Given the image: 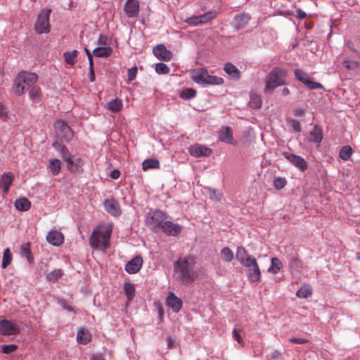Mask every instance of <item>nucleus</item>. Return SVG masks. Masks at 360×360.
Returning <instances> with one entry per match:
<instances>
[{"instance_id":"39","label":"nucleus","mask_w":360,"mask_h":360,"mask_svg":"<svg viewBox=\"0 0 360 360\" xmlns=\"http://www.w3.org/2000/svg\"><path fill=\"white\" fill-rule=\"evenodd\" d=\"M58 150L60 153V155L65 162L67 163L70 161L71 155L68 148L65 145H58Z\"/></svg>"},{"instance_id":"1","label":"nucleus","mask_w":360,"mask_h":360,"mask_svg":"<svg viewBox=\"0 0 360 360\" xmlns=\"http://www.w3.org/2000/svg\"><path fill=\"white\" fill-rule=\"evenodd\" d=\"M194 259L191 257L179 258L174 265L176 279L185 285H189L194 281Z\"/></svg>"},{"instance_id":"62","label":"nucleus","mask_w":360,"mask_h":360,"mask_svg":"<svg viewBox=\"0 0 360 360\" xmlns=\"http://www.w3.org/2000/svg\"><path fill=\"white\" fill-rule=\"evenodd\" d=\"M120 176V172L119 169H114L110 173V177L113 179H117Z\"/></svg>"},{"instance_id":"24","label":"nucleus","mask_w":360,"mask_h":360,"mask_svg":"<svg viewBox=\"0 0 360 360\" xmlns=\"http://www.w3.org/2000/svg\"><path fill=\"white\" fill-rule=\"evenodd\" d=\"M250 17L248 14L241 13L235 16L233 20L234 27L237 30L245 27L250 22Z\"/></svg>"},{"instance_id":"27","label":"nucleus","mask_w":360,"mask_h":360,"mask_svg":"<svg viewBox=\"0 0 360 360\" xmlns=\"http://www.w3.org/2000/svg\"><path fill=\"white\" fill-rule=\"evenodd\" d=\"M91 335L90 333L85 328H80L77 335L78 342L86 345L91 341Z\"/></svg>"},{"instance_id":"26","label":"nucleus","mask_w":360,"mask_h":360,"mask_svg":"<svg viewBox=\"0 0 360 360\" xmlns=\"http://www.w3.org/2000/svg\"><path fill=\"white\" fill-rule=\"evenodd\" d=\"M322 139H323L322 129L316 125L314 126L313 130L311 131L309 133V141H313V142L317 143L318 145H319L320 143L321 142Z\"/></svg>"},{"instance_id":"44","label":"nucleus","mask_w":360,"mask_h":360,"mask_svg":"<svg viewBox=\"0 0 360 360\" xmlns=\"http://www.w3.org/2000/svg\"><path fill=\"white\" fill-rule=\"evenodd\" d=\"M63 275L60 269H55L46 275V279L50 282H55Z\"/></svg>"},{"instance_id":"33","label":"nucleus","mask_w":360,"mask_h":360,"mask_svg":"<svg viewBox=\"0 0 360 360\" xmlns=\"http://www.w3.org/2000/svg\"><path fill=\"white\" fill-rule=\"evenodd\" d=\"M143 171H147L150 169H159L160 162L157 159H147L142 163Z\"/></svg>"},{"instance_id":"51","label":"nucleus","mask_w":360,"mask_h":360,"mask_svg":"<svg viewBox=\"0 0 360 360\" xmlns=\"http://www.w3.org/2000/svg\"><path fill=\"white\" fill-rule=\"evenodd\" d=\"M304 85L309 89H318L323 88L321 84L312 81L310 78L307 81H306Z\"/></svg>"},{"instance_id":"25","label":"nucleus","mask_w":360,"mask_h":360,"mask_svg":"<svg viewBox=\"0 0 360 360\" xmlns=\"http://www.w3.org/2000/svg\"><path fill=\"white\" fill-rule=\"evenodd\" d=\"M224 70L231 77L238 79L240 77V72L236 66L231 63H226L224 65Z\"/></svg>"},{"instance_id":"22","label":"nucleus","mask_w":360,"mask_h":360,"mask_svg":"<svg viewBox=\"0 0 360 360\" xmlns=\"http://www.w3.org/2000/svg\"><path fill=\"white\" fill-rule=\"evenodd\" d=\"M167 304L174 312H178L181 309L183 303L180 298L170 292L167 298Z\"/></svg>"},{"instance_id":"53","label":"nucleus","mask_w":360,"mask_h":360,"mask_svg":"<svg viewBox=\"0 0 360 360\" xmlns=\"http://www.w3.org/2000/svg\"><path fill=\"white\" fill-rule=\"evenodd\" d=\"M274 185L277 190L282 189L286 185V180L282 177H277L274 179Z\"/></svg>"},{"instance_id":"32","label":"nucleus","mask_w":360,"mask_h":360,"mask_svg":"<svg viewBox=\"0 0 360 360\" xmlns=\"http://www.w3.org/2000/svg\"><path fill=\"white\" fill-rule=\"evenodd\" d=\"M48 167L53 175H58L61 169V162L58 159H51L49 162Z\"/></svg>"},{"instance_id":"34","label":"nucleus","mask_w":360,"mask_h":360,"mask_svg":"<svg viewBox=\"0 0 360 360\" xmlns=\"http://www.w3.org/2000/svg\"><path fill=\"white\" fill-rule=\"evenodd\" d=\"M283 267L281 261L276 257L271 259V266L268 269V272L272 274H276Z\"/></svg>"},{"instance_id":"58","label":"nucleus","mask_w":360,"mask_h":360,"mask_svg":"<svg viewBox=\"0 0 360 360\" xmlns=\"http://www.w3.org/2000/svg\"><path fill=\"white\" fill-rule=\"evenodd\" d=\"M233 337L236 341H237L239 344L242 345L243 343V338L240 334V330L234 328L233 330Z\"/></svg>"},{"instance_id":"6","label":"nucleus","mask_w":360,"mask_h":360,"mask_svg":"<svg viewBox=\"0 0 360 360\" xmlns=\"http://www.w3.org/2000/svg\"><path fill=\"white\" fill-rule=\"evenodd\" d=\"M51 13V10L50 8H44L39 12L34 25V30L38 34L49 32V16Z\"/></svg>"},{"instance_id":"20","label":"nucleus","mask_w":360,"mask_h":360,"mask_svg":"<svg viewBox=\"0 0 360 360\" xmlns=\"http://www.w3.org/2000/svg\"><path fill=\"white\" fill-rule=\"evenodd\" d=\"M288 248L295 252V254L288 258L290 268L292 270L300 271L303 268L302 261L292 247L289 246Z\"/></svg>"},{"instance_id":"45","label":"nucleus","mask_w":360,"mask_h":360,"mask_svg":"<svg viewBox=\"0 0 360 360\" xmlns=\"http://www.w3.org/2000/svg\"><path fill=\"white\" fill-rule=\"evenodd\" d=\"M201 24L209 22L217 17V14L214 11H209L205 14L199 15Z\"/></svg>"},{"instance_id":"59","label":"nucleus","mask_w":360,"mask_h":360,"mask_svg":"<svg viewBox=\"0 0 360 360\" xmlns=\"http://www.w3.org/2000/svg\"><path fill=\"white\" fill-rule=\"evenodd\" d=\"M290 125L294 131L300 132L301 131V125L299 121L296 120H290Z\"/></svg>"},{"instance_id":"12","label":"nucleus","mask_w":360,"mask_h":360,"mask_svg":"<svg viewBox=\"0 0 360 360\" xmlns=\"http://www.w3.org/2000/svg\"><path fill=\"white\" fill-rule=\"evenodd\" d=\"M190 154L196 158L207 157L212 153V150L203 145L195 144L189 148Z\"/></svg>"},{"instance_id":"31","label":"nucleus","mask_w":360,"mask_h":360,"mask_svg":"<svg viewBox=\"0 0 360 360\" xmlns=\"http://www.w3.org/2000/svg\"><path fill=\"white\" fill-rule=\"evenodd\" d=\"M15 207L20 211L25 212L30 209L31 202L26 198H20L15 200Z\"/></svg>"},{"instance_id":"3","label":"nucleus","mask_w":360,"mask_h":360,"mask_svg":"<svg viewBox=\"0 0 360 360\" xmlns=\"http://www.w3.org/2000/svg\"><path fill=\"white\" fill-rule=\"evenodd\" d=\"M287 70L280 67L274 68L265 78V93H270L278 86L287 84Z\"/></svg>"},{"instance_id":"7","label":"nucleus","mask_w":360,"mask_h":360,"mask_svg":"<svg viewBox=\"0 0 360 360\" xmlns=\"http://www.w3.org/2000/svg\"><path fill=\"white\" fill-rule=\"evenodd\" d=\"M54 128L57 138L61 141L68 142L73 137L71 128L61 120H58L54 123Z\"/></svg>"},{"instance_id":"2","label":"nucleus","mask_w":360,"mask_h":360,"mask_svg":"<svg viewBox=\"0 0 360 360\" xmlns=\"http://www.w3.org/2000/svg\"><path fill=\"white\" fill-rule=\"evenodd\" d=\"M112 230V224H100L94 230L89 238L91 248L106 250L110 247V238Z\"/></svg>"},{"instance_id":"64","label":"nucleus","mask_w":360,"mask_h":360,"mask_svg":"<svg viewBox=\"0 0 360 360\" xmlns=\"http://www.w3.org/2000/svg\"><path fill=\"white\" fill-rule=\"evenodd\" d=\"M296 12H297V16L300 19H304L307 16L306 13L301 9L297 10Z\"/></svg>"},{"instance_id":"43","label":"nucleus","mask_w":360,"mask_h":360,"mask_svg":"<svg viewBox=\"0 0 360 360\" xmlns=\"http://www.w3.org/2000/svg\"><path fill=\"white\" fill-rule=\"evenodd\" d=\"M294 74L296 79L304 84L310 78L306 72L300 69L295 70Z\"/></svg>"},{"instance_id":"55","label":"nucleus","mask_w":360,"mask_h":360,"mask_svg":"<svg viewBox=\"0 0 360 360\" xmlns=\"http://www.w3.org/2000/svg\"><path fill=\"white\" fill-rule=\"evenodd\" d=\"M257 263L256 258L252 257L251 255L247 257L244 261H242L240 262L241 264H243L246 268L250 267V266H252V264H255Z\"/></svg>"},{"instance_id":"14","label":"nucleus","mask_w":360,"mask_h":360,"mask_svg":"<svg viewBox=\"0 0 360 360\" xmlns=\"http://www.w3.org/2000/svg\"><path fill=\"white\" fill-rule=\"evenodd\" d=\"M124 8L129 18H136L139 12V2L138 0H127Z\"/></svg>"},{"instance_id":"19","label":"nucleus","mask_w":360,"mask_h":360,"mask_svg":"<svg viewBox=\"0 0 360 360\" xmlns=\"http://www.w3.org/2000/svg\"><path fill=\"white\" fill-rule=\"evenodd\" d=\"M84 162L81 158H77L75 160L71 158L70 161L67 163V167L72 174H82L84 172Z\"/></svg>"},{"instance_id":"16","label":"nucleus","mask_w":360,"mask_h":360,"mask_svg":"<svg viewBox=\"0 0 360 360\" xmlns=\"http://www.w3.org/2000/svg\"><path fill=\"white\" fill-rule=\"evenodd\" d=\"M46 240L54 246H60L64 242V236L60 231L51 230L46 236Z\"/></svg>"},{"instance_id":"54","label":"nucleus","mask_w":360,"mask_h":360,"mask_svg":"<svg viewBox=\"0 0 360 360\" xmlns=\"http://www.w3.org/2000/svg\"><path fill=\"white\" fill-rule=\"evenodd\" d=\"M185 22L191 25L197 26L199 25H202L200 22V19L199 15L193 16L187 18Z\"/></svg>"},{"instance_id":"41","label":"nucleus","mask_w":360,"mask_h":360,"mask_svg":"<svg viewBox=\"0 0 360 360\" xmlns=\"http://www.w3.org/2000/svg\"><path fill=\"white\" fill-rule=\"evenodd\" d=\"M250 256L248 251L243 247H238L236 251V259L240 263L242 261H244L247 257Z\"/></svg>"},{"instance_id":"47","label":"nucleus","mask_w":360,"mask_h":360,"mask_svg":"<svg viewBox=\"0 0 360 360\" xmlns=\"http://www.w3.org/2000/svg\"><path fill=\"white\" fill-rule=\"evenodd\" d=\"M344 67L348 70H354L360 66V63L354 60H345L342 62Z\"/></svg>"},{"instance_id":"57","label":"nucleus","mask_w":360,"mask_h":360,"mask_svg":"<svg viewBox=\"0 0 360 360\" xmlns=\"http://www.w3.org/2000/svg\"><path fill=\"white\" fill-rule=\"evenodd\" d=\"M137 73V68H129L127 70V77L129 81H133Z\"/></svg>"},{"instance_id":"8","label":"nucleus","mask_w":360,"mask_h":360,"mask_svg":"<svg viewBox=\"0 0 360 360\" xmlns=\"http://www.w3.org/2000/svg\"><path fill=\"white\" fill-rule=\"evenodd\" d=\"M166 219L167 216H165L164 212L160 210H155L147 214L146 222L148 226L155 230L157 228H160Z\"/></svg>"},{"instance_id":"29","label":"nucleus","mask_w":360,"mask_h":360,"mask_svg":"<svg viewBox=\"0 0 360 360\" xmlns=\"http://www.w3.org/2000/svg\"><path fill=\"white\" fill-rule=\"evenodd\" d=\"M77 56L78 51L77 50L66 51L63 53V57L65 58V63L70 66H73L77 63Z\"/></svg>"},{"instance_id":"60","label":"nucleus","mask_w":360,"mask_h":360,"mask_svg":"<svg viewBox=\"0 0 360 360\" xmlns=\"http://www.w3.org/2000/svg\"><path fill=\"white\" fill-rule=\"evenodd\" d=\"M289 342L295 344H304L307 342L308 340L304 338H292L289 339Z\"/></svg>"},{"instance_id":"28","label":"nucleus","mask_w":360,"mask_h":360,"mask_svg":"<svg viewBox=\"0 0 360 360\" xmlns=\"http://www.w3.org/2000/svg\"><path fill=\"white\" fill-rule=\"evenodd\" d=\"M112 52V49L110 46H100V47L96 48L93 51V54L96 57L105 58V57L110 56L111 55Z\"/></svg>"},{"instance_id":"40","label":"nucleus","mask_w":360,"mask_h":360,"mask_svg":"<svg viewBox=\"0 0 360 360\" xmlns=\"http://www.w3.org/2000/svg\"><path fill=\"white\" fill-rule=\"evenodd\" d=\"M352 154V149L350 146H346L342 147L340 150V158L343 160H347L349 159Z\"/></svg>"},{"instance_id":"18","label":"nucleus","mask_w":360,"mask_h":360,"mask_svg":"<svg viewBox=\"0 0 360 360\" xmlns=\"http://www.w3.org/2000/svg\"><path fill=\"white\" fill-rule=\"evenodd\" d=\"M163 232L167 235L176 236L181 231V228L179 225L173 224L169 221H164L160 227Z\"/></svg>"},{"instance_id":"9","label":"nucleus","mask_w":360,"mask_h":360,"mask_svg":"<svg viewBox=\"0 0 360 360\" xmlns=\"http://www.w3.org/2000/svg\"><path fill=\"white\" fill-rule=\"evenodd\" d=\"M20 332L18 325L8 319H2L0 321V334L3 335H16Z\"/></svg>"},{"instance_id":"48","label":"nucleus","mask_w":360,"mask_h":360,"mask_svg":"<svg viewBox=\"0 0 360 360\" xmlns=\"http://www.w3.org/2000/svg\"><path fill=\"white\" fill-rule=\"evenodd\" d=\"M155 71L158 74L166 75L170 71L169 68L165 63H159L155 65Z\"/></svg>"},{"instance_id":"17","label":"nucleus","mask_w":360,"mask_h":360,"mask_svg":"<svg viewBox=\"0 0 360 360\" xmlns=\"http://www.w3.org/2000/svg\"><path fill=\"white\" fill-rule=\"evenodd\" d=\"M15 176L11 172L4 173L0 179V188L3 189L4 195H6L9 191V187L12 184Z\"/></svg>"},{"instance_id":"49","label":"nucleus","mask_w":360,"mask_h":360,"mask_svg":"<svg viewBox=\"0 0 360 360\" xmlns=\"http://www.w3.org/2000/svg\"><path fill=\"white\" fill-rule=\"evenodd\" d=\"M18 349L16 345H0L1 352L4 354H11L15 352Z\"/></svg>"},{"instance_id":"21","label":"nucleus","mask_w":360,"mask_h":360,"mask_svg":"<svg viewBox=\"0 0 360 360\" xmlns=\"http://www.w3.org/2000/svg\"><path fill=\"white\" fill-rule=\"evenodd\" d=\"M248 278L250 282H259L261 278V272L257 263L247 268Z\"/></svg>"},{"instance_id":"46","label":"nucleus","mask_w":360,"mask_h":360,"mask_svg":"<svg viewBox=\"0 0 360 360\" xmlns=\"http://www.w3.org/2000/svg\"><path fill=\"white\" fill-rule=\"evenodd\" d=\"M249 105L252 108H259L262 106V100L258 95H252Z\"/></svg>"},{"instance_id":"4","label":"nucleus","mask_w":360,"mask_h":360,"mask_svg":"<svg viewBox=\"0 0 360 360\" xmlns=\"http://www.w3.org/2000/svg\"><path fill=\"white\" fill-rule=\"evenodd\" d=\"M191 79L197 84L202 85H221L224 80L220 77L210 75L207 70L202 68L191 72Z\"/></svg>"},{"instance_id":"13","label":"nucleus","mask_w":360,"mask_h":360,"mask_svg":"<svg viewBox=\"0 0 360 360\" xmlns=\"http://www.w3.org/2000/svg\"><path fill=\"white\" fill-rule=\"evenodd\" d=\"M153 53L159 59L165 61H169L172 60L173 57L172 52L167 49L165 46L163 44H159L155 46L153 49Z\"/></svg>"},{"instance_id":"56","label":"nucleus","mask_w":360,"mask_h":360,"mask_svg":"<svg viewBox=\"0 0 360 360\" xmlns=\"http://www.w3.org/2000/svg\"><path fill=\"white\" fill-rule=\"evenodd\" d=\"M210 198L214 201H219L222 198V193L219 191H211L210 193Z\"/></svg>"},{"instance_id":"36","label":"nucleus","mask_w":360,"mask_h":360,"mask_svg":"<svg viewBox=\"0 0 360 360\" xmlns=\"http://www.w3.org/2000/svg\"><path fill=\"white\" fill-rule=\"evenodd\" d=\"M220 257L221 259L225 262H231L233 259V252L228 247H225L221 250Z\"/></svg>"},{"instance_id":"38","label":"nucleus","mask_w":360,"mask_h":360,"mask_svg":"<svg viewBox=\"0 0 360 360\" xmlns=\"http://www.w3.org/2000/svg\"><path fill=\"white\" fill-rule=\"evenodd\" d=\"M11 261L12 255L11 253L9 248H6L4 251L1 267L3 269H6L11 264Z\"/></svg>"},{"instance_id":"63","label":"nucleus","mask_w":360,"mask_h":360,"mask_svg":"<svg viewBox=\"0 0 360 360\" xmlns=\"http://www.w3.org/2000/svg\"><path fill=\"white\" fill-rule=\"evenodd\" d=\"M108 41V38L106 36L101 34L98 39V44L101 45H106Z\"/></svg>"},{"instance_id":"50","label":"nucleus","mask_w":360,"mask_h":360,"mask_svg":"<svg viewBox=\"0 0 360 360\" xmlns=\"http://www.w3.org/2000/svg\"><path fill=\"white\" fill-rule=\"evenodd\" d=\"M196 94V91L193 89H186L184 90L181 94V98L184 99H190L194 97Z\"/></svg>"},{"instance_id":"35","label":"nucleus","mask_w":360,"mask_h":360,"mask_svg":"<svg viewBox=\"0 0 360 360\" xmlns=\"http://www.w3.org/2000/svg\"><path fill=\"white\" fill-rule=\"evenodd\" d=\"M123 104L120 99H115L107 103V108L113 112H117L122 108Z\"/></svg>"},{"instance_id":"61","label":"nucleus","mask_w":360,"mask_h":360,"mask_svg":"<svg viewBox=\"0 0 360 360\" xmlns=\"http://www.w3.org/2000/svg\"><path fill=\"white\" fill-rule=\"evenodd\" d=\"M8 112L6 108L3 105L0 104V118L5 120L7 117Z\"/></svg>"},{"instance_id":"23","label":"nucleus","mask_w":360,"mask_h":360,"mask_svg":"<svg viewBox=\"0 0 360 360\" xmlns=\"http://www.w3.org/2000/svg\"><path fill=\"white\" fill-rule=\"evenodd\" d=\"M219 139L224 143L233 144L231 128L230 127H222L219 132Z\"/></svg>"},{"instance_id":"52","label":"nucleus","mask_w":360,"mask_h":360,"mask_svg":"<svg viewBox=\"0 0 360 360\" xmlns=\"http://www.w3.org/2000/svg\"><path fill=\"white\" fill-rule=\"evenodd\" d=\"M41 94V89L39 87L36 86H32L30 91V97L32 99H37L39 98Z\"/></svg>"},{"instance_id":"11","label":"nucleus","mask_w":360,"mask_h":360,"mask_svg":"<svg viewBox=\"0 0 360 360\" xmlns=\"http://www.w3.org/2000/svg\"><path fill=\"white\" fill-rule=\"evenodd\" d=\"M105 210L111 215L117 217L121 214V208L117 200L114 198L107 199L104 201Z\"/></svg>"},{"instance_id":"10","label":"nucleus","mask_w":360,"mask_h":360,"mask_svg":"<svg viewBox=\"0 0 360 360\" xmlns=\"http://www.w3.org/2000/svg\"><path fill=\"white\" fill-rule=\"evenodd\" d=\"M283 157L287 159L295 167L304 172L307 169V162L300 155L292 154L288 152L283 153Z\"/></svg>"},{"instance_id":"15","label":"nucleus","mask_w":360,"mask_h":360,"mask_svg":"<svg viewBox=\"0 0 360 360\" xmlns=\"http://www.w3.org/2000/svg\"><path fill=\"white\" fill-rule=\"evenodd\" d=\"M143 265V259L140 256L135 257L125 265V270L129 274H136Z\"/></svg>"},{"instance_id":"37","label":"nucleus","mask_w":360,"mask_h":360,"mask_svg":"<svg viewBox=\"0 0 360 360\" xmlns=\"http://www.w3.org/2000/svg\"><path fill=\"white\" fill-rule=\"evenodd\" d=\"M20 253L22 257H25L27 258V259L29 262H32L33 257L32 255V252L30 250V243H25L21 246Z\"/></svg>"},{"instance_id":"5","label":"nucleus","mask_w":360,"mask_h":360,"mask_svg":"<svg viewBox=\"0 0 360 360\" xmlns=\"http://www.w3.org/2000/svg\"><path fill=\"white\" fill-rule=\"evenodd\" d=\"M38 76L31 72L19 73L13 83V91L15 94L22 95L25 89L31 87L37 80Z\"/></svg>"},{"instance_id":"30","label":"nucleus","mask_w":360,"mask_h":360,"mask_svg":"<svg viewBox=\"0 0 360 360\" xmlns=\"http://www.w3.org/2000/svg\"><path fill=\"white\" fill-rule=\"evenodd\" d=\"M312 295V288L309 284H304L296 292V296L301 299H306Z\"/></svg>"},{"instance_id":"42","label":"nucleus","mask_w":360,"mask_h":360,"mask_svg":"<svg viewBox=\"0 0 360 360\" xmlns=\"http://www.w3.org/2000/svg\"><path fill=\"white\" fill-rule=\"evenodd\" d=\"M124 290L128 300L134 298L135 295V288L133 284L129 283H124Z\"/></svg>"}]
</instances>
